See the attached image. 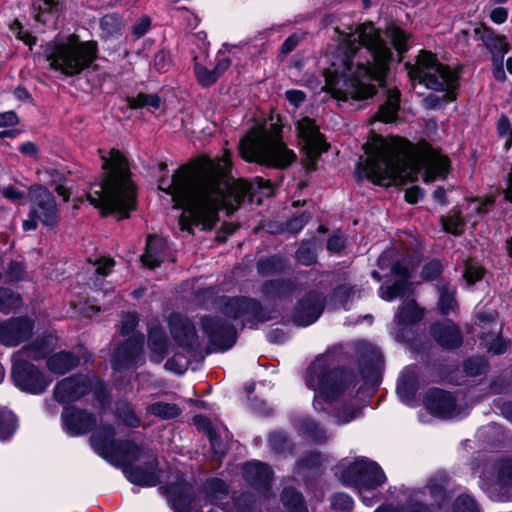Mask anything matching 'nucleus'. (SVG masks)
Masks as SVG:
<instances>
[{"label": "nucleus", "instance_id": "nucleus-1", "mask_svg": "<svg viewBox=\"0 0 512 512\" xmlns=\"http://www.w3.org/2000/svg\"><path fill=\"white\" fill-rule=\"evenodd\" d=\"M230 166V153L225 151L218 160H207L199 167L182 166L170 181H159V189L172 197L174 208L182 209L181 231L190 232L193 225L210 228L217 221L219 210L230 214L246 198L253 201L257 193L271 195L270 183L260 177L252 181L231 179Z\"/></svg>", "mask_w": 512, "mask_h": 512}, {"label": "nucleus", "instance_id": "nucleus-2", "mask_svg": "<svg viewBox=\"0 0 512 512\" xmlns=\"http://www.w3.org/2000/svg\"><path fill=\"white\" fill-rule=\"evenodd\" d=\"M340 55L326 71V86L335 97L363 100L374 95L372 80L382 82L391 51L371 23L359 25L345 36Z\"/></svg>", "mask_w": 512, "mask_h": 512}, {"label": "nucleus", "instance_id": "nucleus-3", "mask_svg": "<svg viewBox=\"0 0 512 512\" xmlns=\"http://www.w3.org/2000/svg\"><path fill=\"white\" fill-rule=\"evenodd\" d=\"M366 154V160L357 164L356 176L377 185L414 181L420 172L425 182H431L445 178L449 170L448 158L428 143L414 147L399 137L376 136Z\"/></svg>", "mask_w": 512, "mask_h": 512}, {"label": "nucleus", "instance_id": "nucleus-4", "mask_svg": "<svg viewBox=\"0 0 512 512\" xmlns=\"http://www.w3.org/2000/svg\"><path fill=\"white\" fill-rule=\"evenodd\" d=\"M101 159L105 175L100 182L91 184L87 198L104 216L128 218L136 206V192L127 160L116 149H111L108 156L102 154Z\"/></svg>", "mask_w": 512, "mask_h": 512}, {"label": "nucleus", "instance_id": "nucleus-5", "mask_svg": "<svg viewBox=\"0 0 512 512\" xmlns=\"http://www.w3.org/2000/svg\"><path fill=\"white\" fill-rule=\"evenodd\" d=\"M239 152L243 159L261 165L284 168L296 158L295 153L283 143L278 129L253 127L241 139Z\"/></svg>", "mask_w": 512, "mask_h": 512}, {"label": "nucleus", "instance_id": "nucleus-6", "mask_svg": "<svg viewBox=\"0 0 512 512\" xmlns=\"http://www.w3.org/2000/svg\"><path fill=\"white\" fill-rule=\"evenodd\" d=\"M49 67L65 76L72 77L87 69L97 57V45L93 41H80L77 35L56 38L44 47Z\"/></svg>", "mask_w": 512, "mask_h": 512}, {"label": "nucleus", "instance_id": "nucleus-7", "mask_svg": "<svg viewBox=\"0 0 512 512\" xmlns=\"http://www.w3.org/2000/svg\"><path fill=\"white\" fill-rule=\"evenodd\" d=\"M331 354L316 358L307 371L306 384L315 391L314 407L320 409V401H332L353 384L349 373L332 368Z\"/></svg>", "mask_w": 512, "mask_h": 512}, {"label": "nucleus", "instance_id": "nucleus-8", "mask_svg": "<svg viewBox=\"0 0 512 512\" xmlns=\"http://www.w3.org/2000/svg\"><path fill=\"white\" fill-rule=\"evenodd\" d=\"M406 68L411 81H417L431 90L445 92L443 95L445 102L453 101L456 98L457 73L438 62L436 56L431 52H420L416 63L414 65L406 64Z\"/></svg>", "mask_w": 512, "mask_h": 512}, {"label": "nucleus", "instance_id": "nucleus-9", "mask_svg": "<svg viewBox=\"0 0 512 512\" xmlns=\"http://www.w3.org/2000/svg\"><path fill=\"white\" fill-rule=\"evenodd\" d=\"M335 474L344 484L356 486L363 503L367 506L374 503V490L386 480L383 470L375 462L365 458L342 460Z\"/></svg>", "mask_w": 512, "mask_h": 512}, {"label": "nucleus", "instance_id": "nucleus-10", "mask_svg": "<svg viewBox=\"0 0 512 512\" xmlns=\"http://www.w3.org/2000/svg\"><path fill=\"white\" fill-rule=\"evenodd\" d=\"M47 354L48 349L42 342L34 343L14 353L12 377L17 387L23 391L38 394L50 385L52 380L28 362V360L42 359Z\"/></svg>", "mask_w": 512, "mask_h": 512}, {"label": "nucleus", "instance_id": "nucleus-11", "mask_svg": "<svg viewBox=\"0 0 512 512\" xmlns=\"http://www.w3.org/2000/svg\"><path fill=\"white\" fill-rule=\"evenodd\" d=\"M90 442L96 453L110 463L117 466H126L137 459L141 449L133 442H117L114 431L110 426H103L91 436Z\"/></svg>", "mask_w": 512, "mask_h": 512}, {"label": "nucleus", "instance_id": "nucleus-12", "mask_svg": "<svg viewBox=\"0 0 512 512\" xmlns=\"http://www.w3.org/2000/svg\"><path fill=\"white\" fill-rule=\"evenodd\" d=\"M30 210L23 221L25 231L35 230L38 223L54 226L58 221V208L52 193L42 185H32L28 189Z\"/></svg>", "mask_w": 512, "mask_h": 512}, {"label": "nucleus", "instance_id": "nucleus-13", "mask_svg": "<svg viewBox=\"0 0 512 512\" xmlns=\"http://www.w3.org/2000/svg\"><path fill=\"white\" fill-rule=\"evenodd\" d=\"M298 137L308 160L314 164L317 157L327 151L328 144L314 120L304 117L297 123Z\"/></svg>", "mask_w": 512, "mask_h": 512}, {"label": "nucleus", "instance_id": "nucleus-14", "mask_svg": "<svg viewBox=\"0 0 512 512\" xmlns=\"http://www.w3.org/2000/svg\"><path fill=\"white\" fill-rule=\"evenodd\" d=\"M222 312L234 320H240L242 325L254 326L257 322L269 319L262 315L256 301L244 297L227 299L222 307Z\"/></svg>", "mask_w": 512, "mask_h": 512}, {"label": "nucleus", "instance_id": "nucleus-15", "mask_svg": "<svg viewBox=\"0 0 512 512\" xmlns=\"http://www.w3.org/2000/svg\"><path fill=\"white\" fill-rule=\"evenodd\" d=\"M202 326L215 351H225L235 344V330L220 318L205 317Z\"/></svg>", "mask_w": 512, "mask_h": 512}, {"label": "nucleus", "instance_id": "nucleus-16", "mask_svg": "<svg viewBox=\"0 0 512 512\" xmlns=\"http://www.w3.org/2000/svg\"><path fill=\"white\" fill-rule=\"evenodd\" d=\"M91 386V379L87 376L79 375L65 378L56 385L54 397L61 403L76 401L86 394Z\"/></svg>", "mask_w": 512, "mask_h": 512}, {"label": "nucleus", "instance_id": "nucleus-17", "mask_svg": "<svg viewBox=\"0 0 512 512\" xmlns=\"http://www.w3.org/2000/svg\"><path fill=\"white\" fill-rule=\"evenodd\" d=\"M324 298L318 292H310L297 305L293 320L298 326H308L314 323L322 314Z\"/></svg>", "mask_w": 512, "mask_h": 512}, {"label": "nucleus", "instance_id": "nucleus-18", "mask_svg": "<svg viewBox=\"0 0 512 512\" xmlns=\"http://www.w3.org/2000/svg\"><path fill=\"white\" fill-rule=\"evenodd\" d=\"M33 330L28 318H14L0 323V342L6 346H16L27 340Z\"/></svg>", "mask_w": 512, "mask_h": 512}, {"label": "nucleus", "instance_id": "nucleus-19", "mask_svg": "<svg viewBox=\"0 0 512 512\" xmlns=\"http://www.w3.org/2000/svg\"><path fill=\"white\" fill-rule=\"evenodd\" d=\"M427 410L440 418L453 419L458 417L453 397L442 390L434 389L429 391L425 397Z\"/></svg>", "mask_w": 512, "mask_h": 512}, {"label": "nucleus", "instance_id": "nucleus-20", "mask_svg": "<svg viewBox=\"0 0 512 512\" xmlns=\"http://www.w3.org/2000/svg\"><path fill=\"white\" fill-rule=\"evenodd\" d=\"M144 345L143 336H133L121 345L115 352L112 365L115 370L129 368L140 360Z\"/></svg>", "mask_w": 512, "mask_h": 512}, {"label": "nucleus", "instance_id": "nucleus-21", "mask_svg": "<svg viewBox=\"0 0 512 512\" xmlns=\"http://www.w3.org/2000/svg\"><path fill=\"white\" fill-rule=\"evenodd\" d=\"M171 334L177 343L188 349H196L199 345L195 328L192 323L179 314H173L169 318Z\"/></svg>", "mask_w": 512, "mask_h": 512}, {"label": "nucleus", "instance_id": "nucleus-22", "mask_svg": "<svg viewBox=\"0 0 512 512\" xmlns=\"http://www.w3.org/2000/svg\"><path fill=\"white\" fill-rule=\"evenodd\" d=\"M62 419L71 435L87 433L96 423L91 414L75 408H66L62 414Z\"/></svg>", "mask_w": 512, "mask_h": 512}, {"label": "nucleus", "instance_id": "nucleus-23", "mask_svg": "<svg viewBox=\"0 0 512 512\" xmlns=\"http://www.w3.org/2000/svg\"><path fill=\"white\" fill-rule=\"evenodd\" d=\"M496 314L494 312L481 314L477 317L478 325L482 328L488 326L490 333L483 337L484 345L494 354H502L507 350L509 343L503 338H493L498 333L497 323L495 322Z\"/></svg>", "mask_w": 512, "mask_h": 512}, {"label": "nucleus", "instance_id": "nucleus-24", "mask_svg": "<svg viewBox=\"0 0 512 512\" xmlns=\"http://www.w3.org/2000/svg\"><path fill=\"white\" fill-rule=\"evenodd\" d=\"M127 479L140 486H155L158 484L160 476L157 469V463L153 460L147 469L142 467L127 466L124 468Z\"/></svg>", "mask_w": 512, "mask_h": 512}, {"label": "nucleus", "instance_id": "nucleus-25", "mask_svg": "<svg viewBox=\"0 0 512 512\" xmlns=\"http://www.w3.org/2000/svg\"><path fill=\"white\" fill-rule=\"evenodd\" d=\"M39 180L53 186L57 194L67 202L70 198V189L67 187V177L64 170L56 168H43L38 171Z\"/></svg>", "mask_w": 512, "mask_h": 512}, {"label": "nucleus", "instance_id": "nucleus-26", "mask_svg": "<svg viewBox=\"0 0 512 512\" xmlns=\"http://www.w3.org/2000/svg\"><path fill=\"white\" fill-rule=\"evenodd\" d=\"M423 317L422 310L418 308L414 300L403 304L395 315L397 325V337H402V332L409 326L419 322Z\"/></svg>", "mask_w": 512, "mask_h": 512}, {"label": "nucleus", "instance_id": "nucleus-27", "mask_svg": "<svg viewBox=\"0 0 512 512\" xmlns=\"http://www.w3.org/2000/svg\"><path fill=\"white\" fill-rule=\"evenodd\" d=\"M480 37L486 48L493 55V63H502L504 55L508 53L510 48L506 38L496 35L489 29H483Z\"/></svg>", "mask_w": 512, "mask_h": 512}, {"label": "nucleus", "instance_id": "nucleus-28", "mask_svg": "<svg viewBox=\"0 0 512 512\" xmlns=\"http://www.w3.org/2000/svg\"><path fill=\"white\" fill-rule=\"evenodd\" d=\"M243 475L251 485L265 486L272 477V470L264 463L251 461L245 464Z\"/></svg>", "mask_w": 512, "mask_h": 512}, {"label": "nucleus", "instance_id": "nucleus-29", "mask_svg": "<svg viewBox=\"0 0 512 512\" xmlns=\"http://www.w3.org/2000/svg\"><path fill=\"white\" fill-rule=\"evenodd\" d=\"M165 244L161 238L150 235L147 237L146 249L141 257L144 266L155 268L163 261V251Z\"/></svg>", "mask_w": 512, "mask_h": 512}, {"label": "nucleus", "instance_id": "nucleus-30", "mask_svg": "<svg viewBox=\"0 0 512 512\" xmlns=\"http://www.w3.org/2000/svg\"><path fill=\"white\" fill-rule=\"evenodd\" d=\"M79 362V357L71 352H58L48 357L47 367L50 372L62 375L76 367Z\"/></svg>", "mask_w": 512, "mask_h": 512}, {"label": "nucleus", "instance_id": "nucleus-31", "mask_svg": "<svg viewBox=\"0 0 512 512\" xmlns=\"http://www.w3.org/2000/svg\"><path fill=\"white\" fill-rule=\"evenodd\" d=\"M432 333L436 341L443 347L452 349L461 343L459 331L452 323L435 325L432 328Z\"/></svg>", "mask_w": 512, "mask_h": 512}, {"label": "nucleus", "instance_id": "nucleus-32", "mask_svg": "<svg viewBox=\"0 0 512 512\" xmlns=\"http://www.w3.org/2000/svg\"><path fill=\"white\" fill-rule=\"evenodd\" d=\"M400 103V93L398 90H389L387 92L386 101L379 107L376 119L391 123L397 120Z\"/></svg>", "mask_w": 512, "mask_h": 512}, {"label": "nucleus", "instance_id": "nucleus-33", "mask_svg": "<svg viewBox=\"0 0 512 512\" xmlns=\"http://www.w3.org/2000/svg\"><path fill=\"white\" fill-rule=\"evenodd\" d=\"M416 372L413 367H407L400 375L397 384V394L402 402L410 404L415 394Z\"/></svg>", "mask_w": 512, "mask_h": 512}, {"label": "nucleus", "instance_id": "nucleus-34", "mask_svg": "<svg viewBox=\"0 0 512 512\" xmlns=\"http://www.w3.org/2000/svg\"><path fill=\"white\" fill-rule=\"evenodd\" d=\"M148 345L152 352L151 360L154 362L162 361L167 350V340L161 329H150Z\"/></svg>", "mask_w": 512, "mask_h": 512}, {"label": "nucleus", "instance_id": "nucleus-35", "mask_svg": "<svg viewBox=\"0 0 512 512\" xmlns=\"http://www.w3.org/2000/svg\"><path fill=\"white\" fill-rule=\"evenodd\" d=\"M295 284L284 280L268 281L263 286V293L271 299H282L290 296L295 290Z\"/></svg>", "mask_w": 512, "mask_h": 512}, {"label": "nucleus", "instance_id": "nucleus-36", "mask_svg": "<svg viewBox=\"0 0 512 512\" xmlns=\"http://www.w3.org/2000/svg\"><path fill=\"white\" fill-rule=\"evenodd\" d=\"M147 412L160 419L168 420L177 417L181 410L178 405L174 403L158 401L149 405Z\"/></svg>", "mask_w": 512, "mask_h": 512}, {"label": "nucleus", "instance_id": "nucleus-37", "mask_svg": "<svg viewBox=\"0 0 512 512\" xmlns=\"http://www.w3.org/2000/svg\"><path fill=\"white\" fill-rule=\"evenodd\" d=\"M282 502L288 512H308L302 496L294 489H284Z\"/></svg>", "mask_w": 512, "mask_h": 512}, {"label": "nucleus", "instance_id": "nucleus-38", "mask_svg": "<svg viewBox=\"0 0 512 512\" xmlns=\"http://www.w3.org/2000/svg\"><path fill=\"white\" fill-rule=\"evenodd\" d=\"M457 307L455 300V289L449 285L439 287L438 308L443 314L454 312Z\"/></svg>", "mask_w": 512, "mask_h": 512}, {"label": "nucleus", "instance_id": "nucleus-39", "mask_svg": "<svg viewBox=\"0 0 512 512\" xmlns=\"http://www.w3.org/2000/svg\"><path fill=\"white\" fill-rule=\"evenodd\" d=\"M17 423L15 415L11 411L0 413V440H8L16 431Z\"/></svg>", "mask_w": 512, "mask_h": 512}, {"label": "nucleus", "instance_id": "nucleus-40", "mask_svg": "<svg viewBox=\"0 0 512 512\" xmlns=\"http://www.w3.org/2000/svg\"><path fill=\"white\" fill-rule=\"evenodd\" d=\"M128 101L129 106L134 109L149 107L156 110L160 107L161 104L160 98L155 94H139L136 97L130 98Z\"/></svg>", "mask_w": 512, "mask_h": 512}, {"label": "nucleus", "instance_id": "nucleus-41", "mask_svg": "<svg viewBox=\"0 0 512 512\" xmlns=\"http://www.w3.org/2000/svg\"><path fill=\"white\" fill-rule=\"evenodd\" d=\"M408 289V283L406 281L397 282L393 285H382L380 287V296L383 300L391 301L396 297L403 296Z\"/></svg>", "mask_w": 512, "mask_h": 512}, {"label": "nucleus", "instance_id": "nucleus-42", "mask_svg": "<svg viewBox=\"0 0 512 512\" xmlns=\"http://www.w3.org/2000/svg\"><path fill=\"white\" fill-rule=\"evenodd\" d=\"M41 4H33L34 18L38 22L45 23L47 21L46 14L53 13L58 10L59 2L57 0H39Z\"/></svg>", "mask_w": 512, "mask_h": 512}, {"label": "nucleus", "instance_id": "nucleus-43", "mask_svg": "<svg viewBox=\"0 0 512 512\" xmlns=\"http://www.w3.org/2000/svg\"><path fill=\"white\" fill-rule=\"evenodd\" d=\"M205 491L213 500H220L227 495L228 488L224 481L214 478L206 482Z\"/></svg>", "mask_w": 512, "mask_h": 512}, {"label": "nucleus", "instance_id": "nucleus-44", "mask_svg": "<svg viewBox=\"0 0 512 512\" xmlns=\"http://www.w3.org/2000/svg\"><path fill=\"white\" fill-rule=\"evenodd\" d=\"M484 275L483 268L474 260H467L465 261L464 266V272H463V278L465 279L466 283L471 285L480 279H482Z\"/></svg>", "mask_w": 512, "mask_h": 512}, {"label": "nucleus", "instance_id": "nucleus-45", "mask_svg": "<svg viewBox=\"0 0 512 512\" xmlns=\"http://www.w3.org/2000/svg\"><path fill=\"white\" fill-rule=\"evenodd\" d=\"M388 35L392 41L394 48L398 51V53L402 54L408 50L407 40L409 36L398 27H391L388 30Z\"/></svg>", "mask_w": 512, "mask_h": 512}, {"label": "nucleus", "instance_id": "nucleus-46", "mask_svg": "<svg viewBox=\"0 0 512 512\" xmlns=\"http://www.w3.org/2000/svg\"><path fill=\"white\" fill-rule=\"evenodd\" d=\"M441 222L444 230L449 233L457 235L462 232L463 221L457 212H453L447 217H442Z\"/></svg>", "mask_w": 512, "mask_h": 512}, {"label": "nucleus", "instance_id": "nucleus-47", "mask_svg": "<svg viewBox=\"0 0 512 512\" xmlns=\"http://www.w3.org/2000/svg\"><path fill=\"white\" fill-rule=\"evenodd\" d=\"M495 196L490 195L484 199H472L468 203L467 209L478 215H483L488 212L489 208L494 204Z\"/></svg>", "mask_w": 512, "mask_h": 512}, {"label": "nucleus", "instance_id": "nucleus-48", "mask_svg": "<svg viewBox=\"0 0 512 512\" xmlns=\"http://www.w3.org/2000/svg\"><path fill=\"white\" fill-rule=\"evenodd\" d=\"M118 417L122 422L129 427H138L140 425V419L134 413L132 407L129 404H123L117 409Z\"/></svg>", "mask_w": 512, "mask_h": 512}, {"label": "nucleus", "instance_id": "nucleus-49", "mask_svg": "<svg viewBox=\"0 0 512 512\" xmlns=\"http://www.w3.org/2000/svg\"><path fill=\"white\" fill-rule=\"evenodd\" d=\"M100 25L102 30L109 35L117 33L123 27L121 18L115 14H108L102 17Z\"/></svg>", "mask_w": 512, "mask_h": 512}, {"label": "nucleus", "instance_id": "nucleus-50", "mask_svg": "<svg viewBox=\"0 0 512 512\" xmlns=\"http://www.w3.org/2000/svg\"><path fill=\"white\" fill-rule=\"evenodd\" d=\"M194 71L198 82L202 86H210L217 81L213 69L209 70L200 64H195Z\"/></svg>", "mask_w": 512, "mask_h": 512}, {"label": "nucleus", "instance_id": "nucleus-51", "mask_svg": "<svg viewBox=\"0 0 512 512\" xmlns=\"http://www.w3.org/2000/svg\"><path fill=\"white\" fill-rule=\"evenodd\" d=\"M454 512H479L475 501L469 495L459 496L454 503Z\"/></svg>", "mask_w": 512, "mask_h": 512}, {"label": "nucleus", "instance_id": "nucleus-52", "mask_svg": "<svg viewBox=\"0 0 512 512\" xmlns=\"http://www.w3.org/2000/svg\"><path fill=\"white\" fill-rule=\"evenodd\" d=\"M11 31L14 35L21 41H23L30 48L35 45L36 38L32 36L29 32L24 31L21 23L18 20H15L11 25Z\"/></svg>", "mask_w": 512, "mask_h": 512}, {"label": "nucleus", "instance_id": "nucleus-53", "mask_svg": "<svg viewBox=\"0 0 512 512\" xmlns=\"http://www.w3.org/2000/svg\"><path fill=\"white\" fill-rule=\"evenodd\" d=\"M487 363L484 358H471L465 363V371L471 376L480 375L486 369Z\"/></svg>", "mask_w": 512, "mask_h": 512}, {"label": "nucleus", "instance_id": "nucleus-54", "mask_svg": "<svg viewBox=\"0 0 512 512\" xmlns=\"http://www.w3.org/2000/svg\"><path fill=\"white\" fill-rule=\"evenodd\" d=\"M375 512H429L427 507L422 504H414L401 508L392 505H384L375 510Z\"/></svg>", "mask_w": 512, "mask_h": 512}, {"label": "nucleus", "instance_id": "nucleus-55", "mask_svg": "<svg viewBox=\"0 0 512 512\" xmlns=\"http://www.w3.org/2000/svg\"><path fill=\"white\" fill-rule=\"evenodd\" d=\"M297 260L304 265L312 264L316 259L315 250L310 246H301L297 251Z\"/></svg>", "mask_w": 512, "mask_h": 512}, {"label": "nucleus", "instance_id": "nucleus-56", "mask_svg": "<svg viewBox=\"0 0 512 512\" xmlns=\"http://www.w3.org/2000/svg\"><path fill=\"white\" fill-rule=\"evenodd\" d=\"M331 503L334 508L341 510H350L353 507V499L344 493L334 495Z\"/></svg>", "mask_w": 512, "mask_h": 512}, {"label": "nucleus", "instance_id": "nucleus-57", "mask_svg": "<svg viewBox=\"0 0 512 512\" xmlns=\"http://www.w3.org/2000/svg\"><path fill=\"white\" fill-rule=\"evenodd\" d=\"M497 130L501 136H510V138H512V124L507 117L502 116L498 120ZM511 144H512V139L507 140L506 148H508Z\"/></svg>", "mask_w": 512, "mask_h": 512}, {"label": "nucleus", "instance_id": "nucleus-58", "mask_svg": "<svg viewBox=\"0 0 512 512\" xmlns=\"http://www.w3.org/2000/svg\"><path fill=\"white\" fill-rule=\"evenodd\" d=\"M442 270V266L438 261H431L426 264L422 269V278L430 280L437 277Z\"/></svg>", "mask_w": 512, "mask_h": 512}, {"label": "nucleus", "instance_id": "nucleus-59", "mask_svg": "<svg viewBox=\"0 0 512 512\" xmlns=\"http://www.w3.org/2000/svg\"><path fill=\"white\" fill-rule=\"evenodd\" d=\"M138 324V318L136 314L128 313L122 318L121 332L122 334H129L134 330Z\"/></svg>", "mask_w": 512, "mask_h": 512}, {"label": "nucleus", "instance_id": "nucleus-60", "mask_svg": "<svg viewBox=\"0 0 512 512\" xmlns=\"http://www.w3.org/2000/svg\"><path fill=\"white\" fill-rule=\"evenodd\" d=\"M310 216L306 215L305 213L291 219L287 224V229L293 233L299 232L304 225L309 221Z\"/></svg>", "mask_w": 512, "mask_h": 512}, {"label": "nucleus", "instance_id": "nucleus-61", "mask_svg": "<svg viewBox=\"0 0 512 512\" xmlns=\"http://www.w3.org/2000/svg\"><path fill=\"white\" fill-rule=\"evenodd\" d=\"M24 267L20 262H11L8 267V276L12 281H18L24 278Z\"/></svg>", "mask_w": 512, "mask_h": 512}, {"label": "nucleus", "instance_id": "nucleus-62", "mask_svg": "<svg viewBox=\"0 0 512 512\" xmlns=\"http://www.w3.org/2000/svg\"><path fill=\"white\" fill-rule=\"evenodd\" d=\"M2 195L12 202H21L24 199V193L12 186L3 188Z\"/></svg>", "mask_w": 512, "mask_h": 512}, {"label": "nucleus", "instance_id": "nucleus-63", "mask_svg": "<svg viewBox=\"0 0 512 512\" xmlns=\"http://www.w3.org/2000/svg\"><path fill=\"white\" fill-rule=\"evenodd\" d=\"M18 123L17 115L13 111L0 113V128L11 127Z\"/></svg>", "mask_w": 512, "mask_h": 512}, {"label": "nucleus", "instance_id": "nucleus-64", "mask_svg": "<svg viewBox=\"0 0 512 512\" xmlns=\"http://www.w3.org/2000/svg\"><path fill=\"white\" fill-rule=\"evenodd\" d=\"M285 95L287 100L295 107H298L305 100V94L300 90H288Z\"/></svg>", "mask_w": 512, "mask_h": 512}]
</instances>
